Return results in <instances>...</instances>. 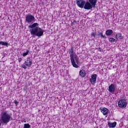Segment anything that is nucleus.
I'll use <instances>...</instances> for the list:
<instances>
[{"instance_id":"nucleus-1","label":"nucleus","mask_w":128,"mask_h":128,"mask_svg":"<svg viewBox=\"0 0 128 128\" xmlns=\"http://www.w3.org/2000/svg\"><path fill=\"white\" fill-rule=\"evenodd\" d=\"M38 23H34L28 26V28H32L30 30V32L32 36H42L44 34V30L42 28L38 27Z\"/></svg>"},{"instance_id":"nucleus-2","label":"nucleus","mask_w":128,"mask_h":128,"mask_svg":"<svg viewBox=\"0 0 128 128\" xmlns=\"http://www.w3.org/2000/svg\"><path fill=\"white\" fill-rule=\"evenodd\" d=\"M12 114H9L6 111L2 112L0 118V122H3L4 124H8L12 120Z\"/></svg>"},{"instance_id":"nucleus-3","label":"nucleus","mask_w":128,"mask_h":128,"mask_svg":"<svg viewBox=\"0 0 128 128\" xmlns=\"http://www.w3.org/2000/svg\"><path fill=\"white\" fill-rule=\"evenodd\" d=\"M69 54H70V59L71 60V64L74 68H80L78 64L76 63V61H74V47L72 46L70 49L69 50Z\"/></svg>"},{"instance_id":"nucleus-4","label":"nucleus","mask_w":128,"mask_h":128,"mask_svg":"<svg viewBox=\"0 0 128 128\" xmlns=\"http://www.w3.org/2000/svg\"><path fill=\"white\" fill-rule=\"evenodd\" d=\"M36 18L32 14H27L26 16V21L25 22L27 24H32V22H34Z\"/></svg>"},{"instance_id":"nucleus-5","label":"nucleus","mask_w":128,"mask_h":128,"mask_svg":"<svg viewBox=\"0 0 128 128\" xmlns=\"http://www.w3.org/2000/svg\"><path fill=\"white\" fill-rule=\"evenodd\" d=\"M128 104V102H126V100H120L118 102V106L119 108H126V105Z\"/></svg>"},{"instance_id":"nucleus-6","label":"nucleus","mask_w":128,"mask_h":128,"mask_svg":"<svg viewBox=\"0 0 128 128\" xmlns=\"http://www.w3.org/2000/svg\"><path fill=\"white\" fill-rule=\"evenodd\" d=\"M76 4L80 8H84V4H86V1L84 0H78L76 1Z\"/></svg>"},{"instance_id":"nucleus-7","label":"nucleus","mask_w":128,"mask_h":128,"mask_svg":"<svg viewBox=\"0 0 128 128\" xmlns=\"http://www.w3.org/2000/svg\"><path fill=\"white\" fill-rule=\"evenodd\" d=\"M24 64L28 66V68H30L32 66V61L30 60V58H28L24 62Z\"/></svg>"},{"instance_id":"nucleus-8","label":"nucleus","mask_w":128,"mask_h":128,"mask_svg":"<svg viewBox=\"0 0 128 128\" xmlns=\"http://www.w3.org/2000/svg\"><path fill=\"white\" fill-rule=\"evenodd\" d=\"M108 90L110 94H114V92H116V86L114 84H111L110 86H108Z\"/></svg>"},{"instance_id":"nucleus-9","label":"nucleus","mask_w":128,"mask_h":128,"mask_svg":"<svg viewBox=\"0 0 128 128\" xmlns=\"http://www.w3.org/2000/svg\"><path fill=\"white\" fill-rule=\"evenodd\" d=\"M96 74H94L91 76V78L90 80V82H91L92 84H94L96 82Z\"/></svg>"},{"instance_id":"nucleus-10","label":"nucleus","mask_w":128,"mask_h":128,"mask_svg":"<svg viewBox=\"0 0 128 128\" xmlns=\"http://www.w3.org/2000/svg\"><path fill=\"white\" fill-rule=\"evenodd\" d=\"M99 110L103 114L104 116H106L108 114V109L106 108L101 107Z\"/></svg>"},{"instance_id":"nucleus-11","label":"nucleus","mask_w":128,"mask_h":128,"mask_svg":"<svg viewBox=\"0 0 128 128\" xmlns=\"http://www.w3.org/2000/svg\"><path fill=\"white\" fill-rule=\"evenodd\" d=\"M92 6L90 4L89 2H85V4L84 5V10H92Z\"/></svg>"},{"instance_id":"nucleus-12","label":"nucleus","mask_w":128,"mask_h":128,"mask_svg":"<svg viewBox=\"0 0 128 128\" xmlns=\"http://www.w3.org/2000/svg\"><path fill=\"white\" fill-rule=\"evenodd\" d=\"M80 76L82 78H84V76H86V70H80Z\"/></svg>"},{"instance_id":"nucleus-13","label":"nucleus","mask_w":128,"mask_h":128,"mask_svg":"<svg viewBox=\"0 0 128 128\" xmlns=\"http://www.w3.org/2000/svg\"><path fill=\"white\" fill-rule=\"evenodd\" d=\"M89 2L92 6V8H96V0H88Z\"/></svg>"},{"instance_id":"nucleus-14","label":"nucleus","mask_w":128,"mask_h":128,"mask_svg":"<svg viewBox=\"0 0 128 128\" xmlns=\"http://www.w3.org/2000/svg\"><path fill=\"white\" fill-rule=\"evenodd\" d=\"M108 126L109 128H116V122H114L113 123L108 122Z\"/></svg>"},{"instance_id":"nucleus-15","label":"nucleus","mask_w":128,"mask_h":128,"mask_svg":"<svg viewBox=\"0 0 128 128\" xmlns=\"http://www.w3.org/2000/svg\"><path fill=\"white\" fill-rule=\"evenodd\" d=\"M112 32H113L112 30H108L106 32V36H112Z\"/></svg>"},{"instance_id":"nucleus-16","label":"nucleus","mask_w":128,"mask_h":128,"mask_svg":"<svg viewBox=\"0 0 128 128\" xmlns=\"http://www.w3.org/2000/svg\"><path fill=\"white\" fill-rule=\"evenodd\" d=\"M98 36H100L101 38H106V37L105 36H104L102 34V32H98Z\"/></svg>"},{"instance_id":"nucleus-17","label":"nucleus","mask_w":128,"mask_h":128,"mask_svg":"<svg viewBox=\"0 0 128 128\" xmlns=\"http://www.w3.org/2000/svg\"><path fill=\"white\" fill-rule=\"evenodd\" d=\"M116 38H120L121 40H122V38H124V37H122V34L118 33L116 34Z\"/></svg>"},{"instance_id":"nucleus-18","label":"nucleus","mask_w":128,"mask_h":128,"mask_svg":"<svg viewBox=\"0 0 128 128\" xmlns=\"http://www.w3.org/2000/svg\"><path fill=\"white\" fill-rule=\"evenodd\" d=\"M1 44L2 46H8V43L6 42L1 41Z\"/></svg>"},{"instance_id":"nucleus-19","label":"nucleus","mask_w":128,"mask_h":128,"mask_svg":"<svg viewBox=\"0 0 128 128\" xmlns=\"http://www.w3.org/2000/svg\"><path fill=\"white\" fill-rule=\"evenodd\" d=\"M28 52H30V50H27L26 52L22 54V56H26L28 54Z\"/></svg>"},{"instance_id":"nucleus-20","label":"nucleus","mask_w":128,"mask_h":128,"mask_svg":"<svg viewBox=\"0 0 128 128\" xmlns=\"http://www.w3.org/2000/svg\"><path fill=\"white\" fill-rule=\"evenodd\" d=\"M24 128H30V125L29 124H25Z\"/></svg>"},{"instance_id":"nucleus-21","label":"nucleus","mask_w":128,"mask_h":128,"mask_svg":"<svg viewBox=\"0 0 128 128\" xmlns=\"http://www.w3.org/2000/svg\"><path fill=\"white\" fill-rule=\"evenodd\" d=\"M109 42H116V39L112 38H109Z\"/></svg>"},{"instance_id":"nucleus-22","label":"nucleus","mask_w":128,"mask_h":128,"mask_svg":"<svg viewBox=\"0 0 128 128\" xmlns=\"http://www.w3.org/2000/svg\"><path fill=\"white\" fill-rule=\"evenodd\" d=\"M21 68H24V70H26V66L25 64H22V66H21Z\"/></svg>"},{"instance_id":"nucleus-23","label":"nucleus","mask_w":128,"mask_h":128,"mask_svg":"<svg viewBox=\"0 0 128 128\" xmlns=\"http://www.w3.org/2000/svg\"><path fill=\"white\" fill-rule=\"evenodd\" d=\"M74 60H78V56H76V55L74 56Z\"/></svg>"},{"instance_id":"nucleus-24","label":"nucleus","mask_w":128,"mask_h":128,"mask_svg":"<svg viewBox=\"0 0 128 128\" xmlns=\"http://www.w3.org/2000/svg\"><path fill=\"white\" fill-rule=\"evenodd\" d=\"M14 102L16 106H18V102L16 100H14Z\"/></svg>"},{"instance_id":"nucleus-25","label":"nucleus","mask_w":128,"mask_h":128,"mask_svg":"<svg viewBox=\"0 0 128 128\" xmlns=\"http://www.w3.org/2000/svg\"><path fill=\"white\" fill-rule=\"evenodd\" d=\"M76 60V64H80V61L78 60V59L77 60Z\"/></svg>"},{"instance_id":"nucleus-26","label":"nucleus","mask_w":128,"mask_h":128,"mask_svg":"<svg viewBox=\"0 0 128 128\" xmlns=\"http://www.w3.org/2000/svg\"><path fill=\"white\" fill-rule=\"evenodd\" d=\"M92 36H93L94 38H96V33L92 32Z\"/></svg>"},{"instance_id":"nucleus-27","label":"nucleus","mask_w":128,"mask_h":128,"mask_svg":"<svg viewBox=\"0 0 128 128\" xmlns=\"http://www.w3.org/2000/svg\"><path fill=\"white\" fill-rule=\"evenodd\" d=\"M97 50H99V52H102V48H97Z\"/></svg>"},{"instance_id":"nucleus-28","label":"nucleus","mask_w":128,"mask_h":128,"mask_svg":"<svg viewBox=\"0 0 128 128\" xmlns=\"http://www.w3.org/2000/svg\"><path fill=\"white\" fill-rule=\"evenodd\" d=\"M18 62H22V58H18Z\"/></svg>"},{"instance_id":"nucleus-29","label":"nucleus","mask_w":128,"mask_h":128,"mask_svg":"<svg viewBox=\"0 0 128 128\" xmlns=\"http://www.w3.org/2000/svg\"><path fill=\"white\" fill-rule=\"evenodd\" d=\"M2 124H4V122H2L0 121V126H1Z\"/></svg>"},{"instance_id":"nucleus-30","label":"nucleus","mask_w":128,"mask_h":128,"mask_svg":"<svg viewBox=\"0 0 128 128\" xmlns=\"http://www.w3.org/2000/svg\"><path fill=\"white\" fill-rule=\"evenodd\" d=\"M73 22H74V23H75V24H76L77 22H76V20H74V21Z\"/></svg>"},{"instance_id":"nucleus-31","label":"nucleus","mask_w":128,"mask_h":128,"mask_svg":"<svg viewBox=\"0 0 128 128\" xmlns=\"http://www.w3.org/2000/svg\"><path fill=\"white\" fill-rule=\"evenodd\" d=\"M0 44H2V41H0Z\"/></svg>"},{"instance_id":"nucleus-32","label":"nucleus","mask_w":128,"mask_h":128,"mask_svg":"<svg viewBox=\"0 0 128 128\" xmlns=\"http://www.w3.org/2000/svg\"><path fill=\"white\" fill-rule=\"evenodd\" d=\"M24 122H26V121H24Z\"/></svg>"}]
</instances>
